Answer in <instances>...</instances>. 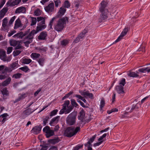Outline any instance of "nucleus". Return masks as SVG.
<instances>
[{
	"label": "nucleus",
	"instance_id": "680f3d73",
	"mask_svg": "<svg viewBox=\"0 0 150 150\" xmlns=\"http://www.w3.org/2000/svg\"><path fill=\"white\" fill-rule=\"evenodd\" d=\"M16 32V31L15 30H12L11 31L9 32L8 36V37H10L12 35L14 34Z\"/></svg>",
	"mask_w": 150,
	"mask_h": 150
},
{
	"label": "nucleus",
	"instance_id": "a878e982",
	"mask_svg": "<svg viewBox=\"0 0 150 150\" xmlns=\"http://www.w3.org/2000/svg\"><path fill=\"white\" fill-rule=\"evenodd\" d=\"M138 72H137L136 73H135L134 72L132 71H129L128 74L127 75L128 76L131 77H137L139 76V75L138 74Z\"/></svg>",
	"mask_w": 150,
	"mask_h": 150
},
{
	"label": "nucleus",
	"instance_id": "79ce46f5",
	"mask_svg": "<svg viewBox=\"0 0 150 150\" xmlns=\"http://www.w3.org/2000/svg\"><path fill=\"white\" fill-rule=\"evenodd\" d=\"M125 79L124 78H122L120 81V86H123V87L125 84Z\"/></svg>",
	"mask_w": 150,
	"mask_h": 150
},
{
	"label": "nucleus",
	"instance_id": "6ab92c4d",
	"mask_svg": "<svg viewBox=\"0 0 150 150\" xmlns=\"http://www.w3.org/2000/svg\"><path fill=\"white\" fill-rule=\"evenodd\" d=\"M1 92L3 95V98L4 99L6 98V97L8 96H9V91L6 87L3 89L1 90Z\"/></svg>",
	"mask_w": 150,
	"mask_h": 150
},
{
	"label": "nucleus",
	"instance_id": "4c0bfd02",
	"mask_svg": "<svg viewBox=\"0 0 150 150\" xmlns=\"http://www.w3.org/2000/svg\"><path fill=\"white\" fill-rule=\"evenodd\" d=\"M32 60L30 59L25 58L23 59V63L24 64H28L30 63Z\"/></svg>",
	"mask_w": 150,
	"mask_h": 150
},
{
	"label": "nucleus",
	"instance_id": "052dcab7",
	"mask_svg": "<svg viewBox=\"0 0 150 150\" xmlns=\"http://www.w3.org/2000/svg\"><path fill=\"white\" fill-rule=\"evenodd\" d=\"M138 107L137 106V104L133 105L132 108L130 110V111H128L129 112H131L133 110L135 109H137Z\"/></svg>",
	"mask_w": 150,
	"mask_h": 150
},
{
	"label": "nucleus",
	"instance_id": "412c9836",
	"mask_svg": "<svg viewBox=\"0 0 150 150\" xmlns=\"http://www.w3.org/2000/svg\"><path fill=\"white\" fill-rule=\"evenodd\" d=\"M25 8L23 7H20L17 8L16 10V13H24L25 12Z\"/></svg>",
	"mask_w": 150,
	"mask_h": 150
},
{
	"label": "nucleus",
	"instance_id": "9d476101",
	"mask_svg": "<svg viewBox=\"0 0 150 150\" xmlns=\"http://www.w3.org/2000/svg\"><path fill=\"white\" fill-rule=\"evenodd\" d=\"M74 127L72 126L67 127L65 131V136L69 137H71L74 135L73 129Z\"/></svg>",
	"mask_w": 150,
	"mask_h": 150
},
{
	"label": "nucleus",
	"instance_id": "3c124183",
	"mask_svg": "<svg viewBox=\"0 0 150 150\" xmlns=\"http://www.w3.org/2000/svg\"><path fill=\"white\" fill-rule=\"evenodd\" d=\"M80 128L79 127L77 126L75 129L74 127V129H73L74 133V135H75L78 132L80 131Z\"/></svg>",
	"mask_w": 150,
	"mask_h": 150
},
{
	"label": "nucleus",
	"instance_id": "473e14b6",
	"mask_svg": "<svg viewBox=\"0 0 150 150\" xmlns=\"http://www.w3.org/2000/svg\"><path fill=\"white\" fill-rule=\"evenodd\" d=\"M25 36L24 34H23L22 32H21L19 33H17L14 35L13 36V37L14 38H22L23 37Z\"/></svg>",
	"mask_w": 150,
	"mask_h": 150
},
{
	"label": "nucleus",
	"instance_id": "0eeeda50",
	"mask_svg": "<svg viewBox=\"0 0 150 150\" xmlns=\"http://www.w3.org/2000/svg\"><path fill=\"white\" fill-rule=\"evenodd\" d=\"M5 66H0V73L6 74L7 72H11L16 66H11V67H5Z\"/></svg>",
	"mask_w": 150,
	"mask_h": 150
},
{
	"label": "nucleus",
	"instance_id": "f257e3e1",
	"mask_svg": "<svg viewBox=\"0 0 150 150\" xmlns=\"http://www.w3.org/2000/svg\"><path fill=\"white\" fill-rule=\"evenodd\" d=\"M107 2L104 1H102L100 4L99 11L101 13L100 18L103 20L108 18L109 11L107 7Z\"/></svg>",
	"mask_w": 150,
	"mask_h": 150
},
{
	"label": "nucleus",
	"instance_id": "f8f14e48",
	"mask_svg": "<svg viewBox=\"0 0 150 150\" xmlns=\"http://www.w3.org/2000/svg\"><path fill=\"white\" fill-rule=\"evenodd\" d=\"M0 58L4 61L8 62L10 58L6 57V52L3 50H0Z\"/></svg>",
	"mask_w": 150,
	"mask_h": 150
},
{
	"label": "nucleus",
	"instance_id": "a211bd4d",
	"mask_svg": "<svg viewBox=\"0 0 150 150\" xmlns=\"http://www.w3.org/2000/svg\"><path fill=\"white\" fill-rule=\"evenodd\" d=\"M66 11V9L64 7H62L59 9L58 13L57 16L58 17H61L64 14Z\"/></svg>",
	"mask_w": 150,
	"mask_h": 150
},
{
	"label": "nucleus",
	"instance_id": "1a4fd4ad",
	"mask_svg": "<svg viewBox=\"0 0 150 150\" xmlns=\"http://www.w3.org/2000/svg\"><path fill=\"white\" fill-rule=\"evenodd\" d=\"M71 106L70 105L68 108L67 109L66 111V113H69L73 109L74 107L76 108H79V105L76 103L75 100L73 99L71 100Z\"/></svg>",
	"mask_w": 150,
	"mask_h": 150
},
{
	"label": "nucleus",
	"instance_id": "39448f33",
	"mask_svg": "<svg viewBox=\"0 0 150 150\" xmlns=\"http://www.w3.org/2000/svg\"><path fill=\"white\" fill-rule=\"evenodd\" d=\"M76 115L74 113H70L66 119L67 123L69 125H74L75 123Z\"/></svg>",
	"mask_w": 150,
	"mask_h": 150
},
{
	"label": "nucleus",
	"instance_id": "ddd939ff",
	"mask_svg": "<svg viewBox=\"0 0 150 150\" xmlns=\"http://www.w3.org/2000/svg\"><path fill=\"white\" fill-rule=\"evenodd\" d=\"M127 31L128 28H125L121 33L120 35L112 44H111V45L119 41L122 39L123 37L126 35Z\"/></svg>",
	"mask_w": 150,
	"mask_h": 150
},
{
	"label": "nucleus",
	"instance_id": "dca6fc26",
	"mask_svg": "<svg viewBox=\"0 0 150 150\" xmlns=\"http://www.w3.org/2000/svg\"><path fill=\"white\" fill-rule=\"evenodd\" d=\"M47 34V32L45 31L42 32L38 36V38L39 40H44L46 39Z\"/></svg>",
	"mask_w": 150,
	"mask_h": 150
},
{
	"label": "nucleus",
	"instance_id": "aec40b11",
	"mask_svg": "<svg viewBox=\"0 0 150 150\" xmlns=\"http://www.w3.org/2000/svg\"><path fill=\"white\" fill-rule=\"evenodd\" d=\"M81 94L85 97H89L91 99L93 98V95L92 93H90L89 91L82 92L81 93Z\"/></svg>",
	"mask_w": 150,
	"mask_h": 150
},
{
	"label": "nucleus",
	"instance_id": "b1692460",
	"mask_svg": "<svg viewBox=\"0 0 150 150\" xmlns=\"http://www.w3.org/2000/svg\"><path fill=\"white\" fill-rule=\"evenodd\" d=\"M60 118L59 116H57L53 118L50 121V125L51 126H53L54 123H57L58 122L59 119Z\"/></svg>",
	"mask_w": 150,
	"mask_h": 150
},
{
	"label": "nucleus",
	"instance_id": "774afa93",
	"mask_svg": "<svg viewBox=\"0 0 150 150\" xmlns=\"http://www.w3.org/2000/svg\"><path fill=\"white\" fill-rule=\"evenodd\" d=\"M59 127L58 125H56L55 127L54 128V132H57L59 130Z\"/></svg>",
	"mask_w": 150,
	"mask_h": 150
},
{
	"label": "nucleus",
	"instance_id": "a19ab883",
	"mask_svg": "<svg viewBox=\"0 0 150 150\" xmlns=\"http://www.w3.org/2000/svg\"><path fill=\"white\" fill-rule=\"evenodd\" d=\"M58 111V110L57 109H55L53 110L50 113V116L52 117L55 115L57 114Z\"/></svg>",
	"mask_w": 150,
	"mask_h": 150
},
{
	"label": "nucleus",
	"instance_id": "2f4dec72",
	"mask_svg": "<svg viewBox=\"0 0 150 150\" xmlns=\"http://www.w3.org/2000/svg\"><path fill=\"white\" fill-rule=\"evenodd\" d=\"M138 71L142 73H145L146 71H147L148 72H150V68L149 69L148 67L146 68H142L139 69Z\"/></svg>",
	"mask_w": 150,
	"mask_h": 150
},
{
	"label": "nucleus",
	"instance_id": "58836bf2",
	"mask_svg": "<svg viewBox=\"0 0 150 150\" xmlns=\"http://www.w3.org/2000/svg\"><path fill=\"white\" fill-rule=\"evenodd\" d=\"M38 62L40 65L42 66L44 64L45 59L43 58L39 59L38 60Z\"/></svg>",
	"mask_w": 150,
	"mask_h": 150
},
{
	"label": "nucleus",
	"instance_id": "338daca9",
	"mask_svg": "<svg viewBox=\"0 0 150 150\" xmlns=\"http://www.w3.org/2000/svg\"><path fill=\"white\" fill-rule=\"evenodd\" d=\"M25 94H19V97L21 99V100L23 99L25 97Z\"/></svg>",
	"mask_w": 150,
	"mask_h": 150
},
{
	"label": "nucleus",
	"instance_id": "e2e57ef3",
	"mask_svg": "<svg viewBox=\"0 0 150 150\" xmlns=\"http://www.w3.org/2000/svg\"><path fill=\"white\" fill-rule=\"evenodd\" d=\"M13 48L12 47H9L7 48V52L8 54H10L12 51Z\"/></svg>",
	"mask_w": 150,
	"mask_h": 150
},
{
	"label": "nucleus",
	"instance_id": "37998d69",
	"mask_svg": "<svg viewBox=\"0 0 150 150\" xmlns=\"http://www.w3.org/2000/svg\"><path fill=\"white\" fill-rule=\"evenodd\" d=\"M49 118H50L49 116H47L45 117V118L43 119V123L44 126H45L46 125V124L47 123V122Z\"/></svg>",
	"mask_w": 150,
	"mask_h": 150
},
{
	"label": "nucleus",
	"instance_id": "20e7f679",
	"mask_svg": "<svg viewBox=\"0 0 150 150\" xmlns=\"http://www.w3.org/2000/svg\"><path fill=\"white\" fill-rule=\"evenodd\" d=\"M37 33L35 30H33L32 31L27 35L25 36L24 38V43L26 47H28V45L33 41V39L35 34Z\"/></svg>",
	"mask_w": 150,
	"mask_h": 150
},
{
	"label": "nucleus",
	"instance_id": "69168bd1",
	"mask_svg": "<svg viewBox=\"0 0 150 150\" xmlns=\"http://www.w3.org/2000/svg\"><path fill=\"white\" fill-rule=\"evenodd\" d=\"M103 141H102L100 142V141L98 142L94 143L93 144V146L94 147H96V146H99L103 142Z\"/></svg>",
	"mask_w": 150,
	"mask_h": 150
},
{
	"label": "nucleus",
	"instance_id": "4d7b16f0",
	"mask_svg": "<svg viewBox=\"0 0 150 150\" xmlns=\"http://www.w3.org/2000/svg\"><path fill=\"white\" fill-rule=\"evenodd\" d=\"M83 146V145H78L75 147H74L73 150H79L80 148H82Z\"/></svg>",
	"mask_w": 150,
	"mask_h": 150
},
{
	"label": "nucleus",
	"instance_id": "f704fd0d",
	"mask_svg": "<svg viewBox=\"0 0 150 150\" xmlns=\"http://www.w3.org/2000/svg\"><path fill=\"white\" fill-rule=\"evenodd\" d=\"M87 32V30L85 29L78 35V37L80 39H82L84 37L86 33Z\"/></svg>",
	"mask_w": 150,
	"mask_h": 150
},
{
	"label": "nucleus",
	"instance_id": "c756f323",
	"mask_svg": "<svg viewBox=\"0 0 150 150\" xmlns=\"http://www.w3.org/2000/svg\"><path fill=\"white\" fill-rule=\"evenodd\" d=\"M19 44V41L12 40L10 41V44L13 47L16 46L17 45Z\"/></svg>",
	"mask_w": 150,
	"mask_h": 150
},
{
	"label": "nucleus",
	"instance_id": "cd10ccee",
	"mask_svg": "<svg viewBox=\"0 0 150 150\" xmlns=\"http://www.w3.org/2000/svg\"><path fill=\"white\" fill-rule=\"evenodd\" d=\"M96 135L95 134L91 138L87 143L85 144V146H87L88 145H90V146L92 145L91 143L94 141L96 137Z\"/></svg>",
	"mask_w": 150,
	"mask_h": 150
},
{
	"label": "nucleus",
	"instance_id": "c03bdc74",
	"mask_svg": "<svg viewBox=\"0 0 150 150\" xmlns=\"http://www.w3.org/2000/svg\"><path fill=\"white\" fill-rule=\"evenodd\" d=\"M37 21V19L36 18L32 17V22L31 24V25H35Z\"/></svg>",
	"mask_w": 150,
	"mask_h": 150
},
{
	"label": "nucleus",
	"instance_id": "0e129e2a",
	"mask_svg": "<svg viewBox=\"0 0 150 150\" xmlns=\"http://www.w3.org/2000/svg\"><path fill=\"white\" fill-rule=\"evenodd\" d=\"M6 2V0H1L0 3V9L3 6Z\"/></svg>",
	"mask_w": 150,
	"mask_h": 150
},
{
	"label": "nucleus",
	"instance_id": "393cba45",
	"mask_svg": "<svg viewBox=\"0 0 150 150\" xmlns=\"http://www.w3.org/2000/svg\"><path fill=\"white\" fill-rule=\"evenodd\" d=\"M123 87L121 86H117L116 87V90L119 94L124 93L125 92L123 90Z\"/></svg>",
	"mask_w": 150,
	"mask_h": 150
},
{
	"label": "nucleus",
	"instance_id": "864d4df0",
	"mask_svg": "<svg viewBox=\"0 0 150 150\" xmlns=\"http://www.w3.org/2000/svg\"><path fill=\"white\" fill-rule=\"evenodd\" d=\"M55 19V17H54L52 18V20L50 21V22L49 23V26H50V29H52V26L53 25V21H54V20Z\"/></svg>",
	"mask_w": 150,
	"mask_h": 150
},
{
	"label": "nucleus",
	"instance_id": "4be33fe9",
	"mask_svg": "<svg viewBox=\"0 0 150 150\" xmlns=\"http://www.w3.org/2000/svg\"><path fill=\"white\" fill-rule=\"evenodd\" d=\"M35 110V109L33 110L32 109L30 108H28L23 112V115L25 117H27V116L33 112Z\"/></svg>",
	"mask_w": 150,
	"mask_h": 150
},
{
	"label": "nucleus",
	"instance_id": "f3484780",
	"mask_svg": "<svg viewBox=\"0 0 150 150\" xmlns=\"http://www.w3.org/2000/svg\"><path fill=\"white\" fill-rule=\"evenodd\" d=\"M85 116V112L83 109H82L78 115V118L79 120H84Z\"/></svg>",
	"mask_w": 150,
	"mask_h": 150
},
{
	"label": "nucleus",
	"instance_id": "5fc2aeb1",
	"mask_svg": "<svg viewBox=\"0 0 150 150\" xmlns=\"http://www.w3.org/2000/svg\"><path fill=\"white\" fill-rule=\"evenodd\" d=\"M20 50H16L14 51L13 52V55L14 56H16L19 55L21 52Z\"/></svg>",
	"mask_w": 150,
	"mask_h": 150
},
{
	"label": "nucleus",
	"instance_id": "bb28decb",
	"mask_svg": "<svg viewBox=\"0 0 150 150\" xmlns=\"http://www.w3.org/2000/svg\"><path fill=\"white\" fill-rule=\"evenodd\" d=\"M21 22L20 19L18 18L15 22L14 29H16L19 27L21 25Z\"/></svg>",
	"mask_w": 150,
	"mask_h": 150
},
{
	"label": "nucleus",
	"instance_id": "09e8293b",
	"mask_svg": "<svg viewBox=\"0 0 150 150\" xmlns=\"http://www.w3.org/2000/svg\"><path fill=\"white\" fill-rule=\"evenodd\" d=\"M34 14L37 16L40 15L41 14V12L40 9H38L35 10L34 11Z\"/></svg>",
	"mask_w": 150,
	"mask_h": 150
},
{
	"label": "nucleus",
	"instance_id": "49530a36",
	"mask_svg": "<svg viewBox=\"0 0 150 150\" xmlns=\"http://www.w3.org/2000/svg\"><path fill=\"white\" fill-rule=\"evenodd\" d=\"M105 101L103 99H102L101 100L100 105V110H102L104 106L105 105Z\"/></svg>",
	"mask_w": 150,
	"mask_h": 150
},
{
	"label": "nucleus",
	"instance_id": "8fccbe9b",
	"mask_svg": "<svg viewBox=\"0 0 150 150\" xmlns=\"http://www.w3.org/2000/svg\"><path fill=\"white\" fill-rule=\"evenodd\" d=\"M8 19L7 18H5L3 19L2 20V26L5 25H7L8 23Z\"/></svg>",
	"mask_w": 150,
	"mask_h": 150
},
{
	"label": "nucleus",
	"instance_id": "f03ea898",
	"mask_svg": "<svg viewBox=\"0 0 150 150\" xmlns=\"http://www.w3.org/2000/svg\"><path fill=\"white\" fill-rule=\"evenodd\" d=\"M68 20L69 18L66 16L60 18L54 25V29L57 31H61L68 21Z\"/></svg>",
	"mask_w": 150,
	"mask_h": 150
},
{
	"label": "nucleus",
	"instance_id": "9b49d317",
	"mask_svg": "<svg viewBox=\"0 0 150 150\" xmlns=\"http://www.w3.org/2000/svg\"><path fill=\"white\" fill-rule=\"evenodd\" d=\"M69 103L70 101L69 100H67L64 102V103L62 105V108L59 112V114H62L64 113L65 114H67L66 113V111L67 109V107L68 108Z\"/></svg>",
	"mask_w": 150,
	"mask_h": 150
},
{
	"label": "nucleus",
	"instance_id": "7c9ffc66",
	"mask_svg": "<svg viewBox=\"0 0 150 150\" xmlns=\"http://www.w3.org/2000/svg\"><path fill=\"white\" fill-rule=\"evenodd\" d=\"M30 56L32 58L35 59L39 58L40 56V54L36 53H33L31 54Z\"/></svg>",
	"mask_w": 150,
	"mask_h": 150
},
{
	"label": "nucleus",
	"instance_id": "5701e85b",
	"mask_svg": "<svg viewBox=\"0 0 150 150\" xmlns=\"http://www.w3.org/2000/svg\"><path fill=\"white\" fill-rule=\"evenodd\" d=\"M8 8H4L0 11V18H3L6 13L7 12Z\"/></svg>",
	"mask_w": 150,
	"mask_h": 150
},
{
	"label": "nucleus",
	"instance_id": "603ef678",
	"mask_svg": "<svg viewBox=\"0 0 150 150\" xmlns=\"http://www.w3.org/2000/svg\"><path fill=\"white\" fill-rule=\"evenodd\" d=\"M55 19V17H54L52 18V20L50 21V22L49 23V26H50V29H52V26L53 25V21H54V20Z\"/></svg>",
	"mask_w": 150,
	"mask_h": 150
},
{
	"label": "nucleus",
	"instance_id": "c85d7f7f",
	"mask_svg": "<svg viewBox=\"0 0 150 150\" xmlns=\"http://www.w3.org/2000/svg\"><path fill=\"white\" fill-rule=\"evenodd\" d=\"M60 141V140L59 139L58 137H57L54 139H49L48 142L52 144H55L58 143Z\"/></svg>",
	"mask_w": 150,
	"mask_h": 150
},
{
	"label": "nucleus",
	"instance_id": "7ed1b4c3",
	"mask_svg": "<svg viewBox=\"0 0 150 150\" xmlns=\"http://www.w3.org/2000/svg\"><path fill=\"white\" fill-rule=\"evenodd\" d=\"M37 21L38 22V26L37 27V30H35L37 33L39 31L45 29L46 27V25L45 24V18L39 17L37 18Z\"/></svg>",
	"mask_w": 150,
	"mask_h": 150
},
{
	"label": "nucleus",
	"instance_id": "13d9d810",
	"mask_svg": "<svg viewBox=\"0 0 150 150\" xmlns=\"http://www.w3.org/2000/svg\"><path fill=\"white\" fill-rule=\"evenodd\" d=\"M68 43V41L65 39L63 40L61 42V45L64 46H65Z\"/></svg>",
	"mask_w": 150,
	"mask_h": 150
},
{
	"label": "nucleus",
	"instance_id": "4468645a",
	"mask_svg": "<svg viewBox=\"0 0 150 150\" xmlns=\"http://www.w3.org/2000/svg\"><path fill=\"white\" fill-rule=\"evenodd\" d=\"M45 11L48 13H50L54 11V4L53 2H50L48 5L45 8Z\"/></svg>",
	"mask_w": 150,
	"mask_h": 150
},
{
	"label": "nucleus",
	"instance_id": "423d86ee",
	"mask_svg": "<svg viewBox=\"0 0 150 150\" xmlns=\"http://www.w3.org/2000/svg\"><path fill=\"white\" fill-rule=\"evenodd\" d=\"M15 18L16 16H15L12 17L10 19L8 23L7 24V25H6L3 27H2L1 28V30L4 31L8 32L10 28L13 23Z\"/></svg>",
	"mask_w": 150,
	"mask_h": 150
},
{
	"label": "nucleus",
	"instance_id": "6e6552de",
	"mask_svg": "<svg viewBox=\"0 0 150 150\" xmlns=\"http://www.w3.org/2000/svg\"><path fill=\"white\" fill-rule=\"evenodd\" d=\"M43 131L46 133L45 135L47 138H49L54 135V131L51 130L48 126L45 127L43 129Z\"/></svg>",
	"mask_w": 150,
	"mask_h": 150
},
{
	"label": "nucleus",
	"instance_id": "c9c22d12",
	"mask_svg": "<svg viewBox=\"0 0 150 150\" xmlns=\"http://www.w3.org/2000/svg\"><path fill=\"white\" fill-rule=\"evenodd\" d=\"M22 75V74L21 73H17L13 75L12 77V78H15L16 79H18L21 77Z\"/></svg>",
	"mask_w": 150,
	"mask_h": 150
},
{
	"label": "nucleus",
	"instance_id": "72a5a7b5",
	"mask_svg": "<svg viewBox=\"0 0 150 150\" xmlns=\"http://www.w3.org/2000/svg\"><path fill=\"white\" fill-rule=\"evenodd\" d=\"M11 81V79L10 77H8L7 79L2 83V85L3 86H6L10 83Z\"/></svg>",
	"mask_w": 150,
	"mask_h": 150
},
{
	"label": "nucleus",
	"instance_id": "ea45409f",
	"mask_svg": "<svg viewBox=\"0 0 150 150\" xmlns=\"http://www.w3.org/2000/svg\"><path fill=\"white\" fill-rule=\"evenodd\" d=\"M73 93V92L72 91H70L68 94H66L62 98V100H64L65 99L68 98Z\"/></svg>",
	"mask_w": 150,
	"mask_h": 150
},
{
	"label": "nucleus",
	"instance_id": "e433bc0d",
	"mask_svg": "<svg viewBox=\"0 0 150 150\" xmlns=\"http://www.w3.org/2000/svg\"><path fill=\"white\" fill-rule=\"evenodd\" d=\"M21 1V0H15L10 4V5L15 6L18 5Z\"/></svg>",
	"mask_w": 150,
	"mask_h": 150
},
{
	"label": "nucleus",
	"instance_id": "a18cd8bd",
	"mask_svg": "<svg viewBox=\"0 0 150 150\" xmlns=\"http://www.w3.org/2000/svg\"><path fill=\"white\" fill-rule=\"evenodd\" d=\"M64 7L67 8H69L70 6V3L67 1H65L64 3Z\"/></svg>",
	"mask_w": 150,
	"mask_h": 150
},
{
	"label": "nucleus",
	"instance_id": "2eb2a0df",
	"mask_svg": "<svg viewBox=\"0 0 150 150\" xmlns=\"http://www.w3.org/2000/svg\"><path fill=\"white\" fill-rule=\"evenodd\" d=\"M42 127L40 126H35L31 130V131L33 133L37 134L40 133L41 131Z\"/></svg>",
	"mask_w": 150,
	"mask_h": 150
},
{
	"label": "nucleus",
	"instance_id": "6e6d98bb",
	"mask_svg": "<svg viewBox=\"0 0 150 150\" xmlns=\"http://www.w3.org/2000/svg\"><path fill=\"white\" fill-rule=\"evenodd\" d=\"M79 120L78 121L77 123H76V125L78 127H80L81 126L82 123L84 122V120Z\"/></svg>",
	"mask_w": 150,
	"mask_h": 150
},
{
	"label": "nucleus",
	"instance_id": "de8ad7c7",
	"mask_svg": "<svg viewBox=\"0 0 150 150\" xmlns=\"http://www.w3.org/2000/svg\"><path fill=\"white\" fill-rule=\"evenodd\" d=\"M19 69L22 71L25 72H27L29 70V69L27 67V66H24L20 68Z\"/></svg>",
	"mask_w": 150,
	"mask_h": 150
},
{
	"label": "nucleus",
	"instance_id": "bf43d9fd",
	"mask_svg": "<svg viewBox=\"0 0 150 150\" xmlns=\"http://www.w3.org/2000/svg\"><path fill=\"white\" fill-rule=\"evenodd\" d=\"M54 2L55 4V6L56 7H57L59 4H60L61 3V1L60 0H54Z\"/></svg>",
	"mask_w": 150,
	"mask_h": 150
}]
</instances>
